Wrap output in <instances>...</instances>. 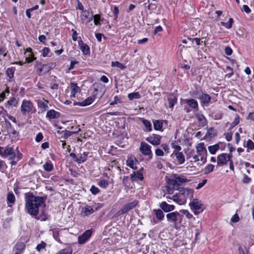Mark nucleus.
<instances>
[{
	"instance_id": "nucleus-11",
	"label": "nucleus",
	"mask_w": 254,
	"mask_h": 254,
	"mask_svg": "<svg viewBox=\"0 0 254 254\" xmlns=\"http://www.w3.org/2000/svg\"><path fill=\"white\" fill-rule=\"evenodd\" d=\"M38 108L42 110L41 112L46 111L48 108L49 101L43 98H39L36 100Z\"/></svg>"
},
{
	"instance_id": "nucleus-27",
	"label": "nucleus",
	"mask_w": 254,
	"mask_h": 254,
	"mask_svg": "<svg viewBox=\"0 0 254 254\" xmlns=\"http://www.w3.org/2000/svg\"><path fill=\"white\" fill-rule=\"evenodd\" d=\"M15 70L14 67H9L6 70V74L9 78V81H12L14 77V73Z\"/></svg>"
},
{
	"instance_id": "nucleus-60",
	"label": "nucleus",
	"mask_w": 254,
	"mask_h": 254,
	"mask_svg": "<svg viewBox=\"0 0 254 254\" xmlns=\"http://www.w3.org/2000/svg\"><path fill=\"white\" fill-rule=\"evenodd\" d=\"M225 52L227 55L230 56L232 55L233 51L230 47L227 46L225 48Z\"/></svg>"
},
{
	"instance_id": "nucleus-42",
	"label": "nucleus",
	"mask_w": 254,
	"mask_h": 254,
	"mask_svg": "<svg viewBox=\"0 0 254 254\" xmlns=\"http://www.w3.org/2000/svg\"><path fill=\"white\" fill-rule=\"evenodd\" d=\"M233 22V19L232 18H230L227 22H221V25L225 26L227 29H230L232 26Z\"/></svg>"
},
{
	"instance_id": "nucleus-8",
	"label": "nucleus",
	"mask_w": 254,
	"mask_h": 254,
	"mask_svg": "<svg viewBox=\"0 0 254 254\" xmlns=\"http://www.w3.org/2000/svg\"><path fill=\"white\" fill-rule=\"evenodd\" d=\"M138 204L137 200H134L133 201L128 202L124 205L122 208L118 211L119 215L125 214L128 212L130 210L134 208Z\"/></svg>"
},
{
	"instance_id": "nucleus-10",
	"label": "nucleus",
	"mask_w": 254,
	"mask_h": 254,
	"mask_svg": "<svg viewBox=\"0 0 254 254\" xmlns=\"http://www.w3.org/2000/svg\"><path fill=\"white\" fill-rule=\"evenodd\" d=\"M162 136L156 134H152L146 138V140L154 146L160 144Z\"/></svg>"
},
{
	"instance_id": "nucleus-43",
	"label": "nucleus",
	"mask_w": 254,
	"mask_h": 254,
	"mask_svg": "<svg viewBox=\"0 0 254 254\" xmlns=\"http://www.w3.org/2000/svg\"><path fill=\"white\" fill-rule=\"evenodd\" d=\"M201 93L203 92L201 89H200V91L196 89L195 91H193L192 93L190 92V95L193 97L197 98L198 99H200V98L201 97Z\"/></svg>"
},
{
	"instance_id": "nucleus-6",
	"label": "nucleus",
	"mask_w": 254,
	"mask_h": 254,
	"mask_svg": "<svg viewBox=\"0 0 254 254\" xmlns=\"http://www.w3.org/2000/svg\"><path fill=\"white\" fill-rule=\"evenodd\" d=\"M232 157V154H231V153L226 154L223 153L219 154L217 158V166H222L227 164Z\"/></svg>"
},
{
	"instance_id": "nucleus-46",
	"label": "nucleus",
	"mask_w": 254,
	"mask_h": 254,
	"mask_svg": "<svg viewBox=\"0 0 254 254\" xmlns=\"http://www.w3.org/2000/svg\"><path fill=\"white\" fill-rule=\"evenodd\" d=\"M181 215H185L188 219H191L193 217L192 214L190 213V212L187 210L182 209L180 210L179 212Z\"/></svg>"
},
{
	"instance_id": "nucleus-3",
	"label": "nucleus",
	"mask_w": 254,
	"mask_h": 254,
	"mask_svg": "<svg viewBox=\"0 0 254 254\" xmlns=\"http://www.w3.org/2000/svg\"><path fill=\"white\" fill-rule=\"evenodd\" d=\"M166 218L169 222L173 223L174 227L177 228L181 225L183 216L179 212L175 211L168 213Z\"/></svg>"
},
{
	"instance_id": "nucleus-63",
	"label": "nucleus",
	"mask_w": 254,
	"mask_h": 254,
	"mask_svg": "<svg viewBox=\"0 0 254 254\" xmlns=\"http://www.w3.org/2000/svg\"><path fill=\"white\" fill-rule=\"evenodd\" d=\"M119 102H120V99L117 96H116L114 98V100L110 103V105H114Z\"/></svg>"
},
{
	"instance_id": "nucleus-7",
	"label": "nucleus",
	"mask_w": 254,
	"mask_h": 254,
	"mask_svg": "<svg viewBox=\"0 0 254 254\" xmlns=\"http://www.w3.org/2000/svg\"><path fill=\"white\" fill-rule=\"evenodd\" d=\"M151 148V146L146 142H141L139 147V151L143 155L149 156V159H151L153 155Z\"/></svg>"
},
{
	"instance_id": "nucleus-2",
	"label": "nucleus",
	"mask_w": 254,
	"mask_h": 254,
	"mask_svg": "<svg viewBox=\"0 0 254 254\" xmlns=\"http://www.w3.org/2000/svg\"><path fill=\"white\" fill-rule=\"evenodd\" d=\"M194 190L190 188H181L178 193L174 195L172 199L180 205L186 203L187 199H191L193 195Z\"/></svg>"
},
{
	"instance_id": "nucleus-12",
	"label": "nucleus",
	"mask_w": 254,
	"mask_h": 254,
	"mask_svg": "<svg viewBox=\"0 0 254 254\" xmlns=\"http://www.w3.org/2000/svg\"><path fill=\"white\" fill-rule=\"evenodd\" d=\"M183 102L184 104H187L190 108L193 110L198 109V103L196 100L193 98L183 99Z\"/></svg>"
},
{
	"instance_id": "nucleus-34",
	"label": "nucleus",
	"mask_w": 254,
	"mask_h": 254,
	"mask_svg": "<svg viewBox=\"0 0 254 254\" xmlns=\"http://www.w3.org/2000/svg\"><path fill=\"white\" fill-rule=\"evenodd\" d=\"M73 249L71 247H67L60 250L57 254H72Z\"/></svg>"
},
{
	"instance_id": "nucleus-45",
	"label": "nucleus",
	"mask_w": 254,
	"mask_h": 254,
	"mask_svg": "<svg viewBox=\"0 0 254 254\" xmlns=\"http://www.w3.org/2000/svg\"><path fill=\"white\" fill-rule=\"evenodd\" d=\"M98 185L101 188L106 189L109 186V183L106 180H101L98 183Z\"/></svg>"
},
{
	"instance_id": "nucleus-50",
	"label": "nucleus",
	"mask_w": 254,
	"mask_h": 254,
	"mask_svg": "<svg viewBox=\"0 0 254 254\" xmlns=\"http://www.w3.org/2000/svg\"><path fill=\"white\" fill-rule=\"evenodd\" d=\"M90 190L91 192L94 195H96L100 192V190L95 186H92L91 187Z\"/></svg>"
},
{
	"instance_id": "nucleus-5",
	"label": "nucleus",
	"mask_w": 254,
	"mask_h": 254,
	"mask_svg": "<svg viewBox=\"0 0 254 254\" xmlns=\"http://www.w3.org/2000/svg\"><path fill=\"white\" fill-rule=\"evenodd\" d=\"M197 154L200 157L202 163L204 164L207 159V150L203 142L199 143L196 147Z\"/></svg>"
},
{
	"instance_id": "nucleus-40",
	"label": "nucleus",
	"mask_w": 254,
	"mask_h": 254,
	"mask_svg": "<svg viewBox=\"0 0 254 254\" xmlns=\"http://www.w3.org/2000/svg\"><path fill=\"white\" fill-rule=\"evenodd\" d=\"M112 66L113 67H117L121 69H124L125 68L126 66L124 64L120 63L118 61L112 62L111 63Z\"/></svg>"
},
{
	"instance_id": "nucleus-54",
	"label": "nucleus",
	"mask_w": 254,
	"mask_h": 254,
	"mask_svg": "<svg viewBox=\"0 0 254 254\" xmlns=\"http://www.w3.org/2000/svg\"><path fill=\"white\" fill-rule=\"evenodd\" d=\"M174 189L172 187V186H167L165 187L164 191H166L167 193L169 194H172L174 192Z\"/></svg>"
},
{
	"instance_id": "nucleus-61",
	"label": "nucleus",
	"mask_w": 254,
	"mask_h": 254,
	"mask_svg": "<svg viewBox=\"0 0 254 254\" xmlns=\"http://www.w3.org/2000/svg\"><path fill=\"white\" fill-rule=\"evenodd\" d=\"M43 138V134L41 132L38 133L35 138L36 141L39 142L41 141Z\"/></svg>"
},
{
	"instance_id": "nucleus-14",
	"label": "nucleus",
	"mask_w": 254,
	"mask_h": 254,
	"mask_svg": "<svg viewBox=\"0 0 254 254\" xmlns=\"http://www.w3.org/2000/svg\"><path fill=\"white\" fill-rule=\"evenodd\" d=\"M160 208L165 212H169L175 209L174 205L168 204L166 201H163L160 204Z\"/></svg>"
},
{
	"instance_id": "nucleus-51",
	"label": "nucleus",
	"mask_w": 254,
	"mask_h": 254,
	"mask_svg": "<svg viewBox=\"0 0 254 254\" xmlns=\"http://www.w3.org/2000/svg\"><path fill=\"white\" fill-rule=\"evenodd\" d=\"M94 23L96 25H99L100 23V16L98 14H95L94 16Z\"/></svg>"
},
{
	"instance_id": "nucleus-9",
	"label": "nucleus",
	"mask_w": 254,
	"mask_h": 254,
	"mask_svg": "<svg viewBox=\"0 0 254 254\" xmlns=\"http://www.w3.org/2000/svg\"><path fill=\"white\" fill-rule=\"evenodd\" d=\"M92 235L91 230H87L82 235L78 237V243L79 244L83 245L85 244L90 238Z\"/></svg>"
},
{
	"instance_id": "nucleus-29",
	"label": "nucleus",
	"mask_w": 254,
	"mask_h": 254,
	"mask_svg": "<svg viewBox=\"0 0 254 254\" xmlns=\"http://www.w3.org/2000/svg\"><path fill=\"white\" fill-rule=\"evenodd\" d=\"M71 97H75V94L78 91L79 88L75 83H71Z\"/></svg>"
},
{
	"instance_id": "nucleus-23",
	"label": "nucleus",
	"mask_w": 254,
	"mask_h": 254,
	"mask_svg": "<svg viewBox=\"0 0 254 254\" xmlns=\"http://www.w3.org/2000/svg\"><path fill=\"white\" fill-rule=\"evenodd\" d=\"M4 155L10 158H15V152L12 147L6 148L4 151Z\"/></svg>"
},
{
	"instance_id": "nucleus-39",
	"label": "nucleus",
	"mask_w": 254,
	"mask_h": 254,
	"mask_svg": "<svg viewBox=\"0 0 254 254\" xmlns=\"http://www.w3.org/2000/svg\"><path fill=\"white\" fill-rule=\"evenodd\" d=\"M7 203H13L15 201V197L12 192H9L7 195Z\"/></svg>"
},
{
	"instance_id": "nucleus-20",
	"label": "nucleus",
	"mask_w": 254,
	"mask_h": 254,
	"mask_svg": "<svg viewBox=\"0 0 254 254\" xmlns=\"http://www.w3.org/2000/svg\"><path fill=\"white\" fill-rule=\"evenodd\" d=\"M168 185L170 186H172V187L176 190H179L180 188V185L177 181L175 177L174 178L169 179L168 181Z\"/></svg>"
},
{
	"instance_id": "nucleus-62",
	"label": "nucleus",
	"mask_w": 254,
	"mask_h": 254,
	"mask_svg": "<svg viewBox=\"0 0 254 254\" xmlns=\"http://www.w3.org/2000/svg\"><path fill=\"white\" fill-rule=\"evenodd\" d=\"M127 164L130 168L134 169L133 167V160L132 159H128L127 161Z\"/></svg>"
},
{
	"instance_id": "nucleus-4",
	"label": "nucleus",
	"mask_w": 254,
	"mask_h": 254,
	"mask_svg": "<svg viewBox=\"0 0 254 254\" xmlns=\"http://www.w3.org/2000/svg\"><path fill=\"white\" fill-rule=\"evenodd\" d=\"M20 109L21 112L23 115H25L27 114H32L36 112V109L30 100H23Z\"/></svg>"
},
{
	"instance_id": "nucleus-37",
	"label": "nucleus",
	"mask_w": 254,
	"mask_h": 254,
	"mask_svg": "<svg viewBox=\"0 0 254 254\" xmlns=\"http://www.w3.org/2000/svg\"><path fill=\"white\" fill-rule=\"evenodd\" d=\"M18 104V101L14 97H12L7 102V106H14L16 107Z\"/></svg>"
},
{
	"instance_id": "nucleus-48",
	"label": "nucleus",
	"mask_w": 254,
	"mask_h": 254,
	"mask_svg": "<svg viewBox=\"0 0 254 254\" xmlns=\"http://www.w3.org/2000/svg\"><path fill=\"white\" fill-rule=\"evenodd\" d=\"M43 168L45 171L50 172L53 170V166L51 163L47 162L43 165Z\"/></svg>"
},
{
	"instance_id": "nucleus-38",
	"label": "nucleus",
	"mask_w": 254,
	"mask_h": 254,
	"mask_svg": "<svg viewBox=\"0 0 254 254\" xmlns=\"http://www.w3.org/2000/svg\"><path fill=\"white\" fill-rule=\"evenodd\" d=\"M214 166L212 164H208L204 169V174H208L209 173L212 172L214 170Z\"/></svg>"
},
{
	"instance_id": "nucleus-16",
	"label": "nucleus",
	"mask_w": 254,
	"mask_h": 254,
	"mask_svg": "<svg viewBox=\"0 0 254 254\" xmlns=\"http://www.w3.org/2000/svg\"><path fill=\"white\" fill-rule=\"evenodd\" d=\"M52 68V67L48 64H42L41 67L38 68L37 73L39 75L45 74L51 70Z\"/></svg>"
},
{
	"instance_id": "nucleus-33",
	"label": "nucleus",
	"mask_w": 254,
	"mask_h": 254,
	"mask_svg": "<svg viewBox=\"0 0 254 254\" xmlns=\"http://www.w3.org/2000/svg\"><path fill=\"white\" fill-rule=\"evenodd\" d=\"M82 211L86 216L89 215L94 213V209L90 206H86L83 208Z\"/></svg>"
},
{
	"instance_id": "nucleus-13",
	"label": "nucleus",
	"mask_w": 254,
	"mask_h": 254,
	"mask_svg": "<svg viewBox=\"0 0 254 254\" xmlns=\"http://www.w3.org/2000/svg\"><path fill=\"white\" fill-rule=\"evenodd\" d=\"M199 100L201 105L207 106L211 102V97L208 94L201 93Z\"/></svg>"
},
{
	"instance_id": "nucleus-21",
	"label": "nucleus",
	"mask_w": 254,
	"mask_h": 254,
	"mask_svg": "<svg viewBox=\"0 0 254 254\" xmlns=\"http://www.w3.org/2000/svg\"><path fill=\"white\" fill-rule=\"evenodd\" d=\"M222 145V142H219L215 145L209 146L208 147V151L211 154H215Z\"/></svg>"
},
{
	"instance_id": "nucleus-28",
	"label": "nucleus",
	"mask_w": 254,
	"mask_h": 254,
	"mask_svg": "<svg viewBox=\"0 0 254 254\" xmlns=\"http://www.w3.org/2000/svg\"><path fill=\"white\" fill-rule=\"evenodd\" d=\"M175 155L176 156L178 163L179 164H182L184 163L185 161V158L184 154L182 152H177L175 153Z\"/></svg>"
},
{
	"instance_id": "nucleus-25",
	"label": "nucleus",
	"mask_w": 254,
	"mask_h": 254,
	"mask_svg": "<svg viewBox=\"0 0 254 254\" xmlns=\"http://www.w3.org/2000/svg\"><path fill=\"white\" fill-rule=\"evenodd\" d=\"M167 100L169 103V108H173L175 104L177 103V99L173 95H170L168 97Z\"/></svg>"
},
{
	"instance_id": "nucleus-49",
	"label": "nucleus",
	"mask_w": 254,
	"mask_h": 254,
	"mask_svg": "<svg viewBox=\"0 0 254 254\" xmlns=\"http://www.w3.org/2000/svg\"><path fill=\"white\" fill-rule=\"evenodd\" d=\"M7 124L8 131L9 133L13 135L16 134L17 133V131L12 127L10 122H8Z\"/></svg>"
},
{
	"instance_id": "nucleus-32",
	"label": "nucleus",
	"mask_w": 254,
	"mask_h": 254,
	"mask_svg": "<svg viewBox=\"0 0 254 254\" xmlns=\"http://www.w3.org/2000/svg\"><path fill=\"white\" fill-rule=\"evenodd\" d=\"M244 146L247 147V152H250V150L254 149V143L251 139H249L247 141L246 144L244 145Z\"/></svg>"
},
{
	"instance_id": "nucleus-53",
	"label": "nucleus",
	"mask_w": 254,
	"mask_h": 254,
	"mask_svg": "<svg viewBox=\"0 0 254 254\" xmlns=\"http://www.w3.org/2000/svg\"><path fill=\"white\" fill-rule=\"evenodd\" d=\"M89 15V12L87 10H83L82 11V13L81 15V17L82 20L86 19Z\"/></svg>"
},
{
	"instance_id": "nucleus-15",
	"label": "nucleus",
	"mask_w": 254,
	"mask_h": 254,
	"mask_svg": "<svg viewBox=\"0 0 254 254\" xmlns=\"http://www.w3.org/2000/svg\"><path fill=\"white\" fill-rule=\"evenodd\" d=\"M94 100V98L88 97L85 100L82 102H76L73 103L74 106H86L90 105Z\"/></svg>"
},
{
	"instance_id": "nucleus-35",
	"label": "nucleus",
	"mask_w": 254,
	"mask_h": 254,
	"mask_svg": "<svg viewBox=\"0 0 254 254\" xmlns=\"http://www.w3.org/2000/svg\"><path fill=\"white\" fill-rule=\"evenodd\" d=\"M174 177L180 186L182 183H186L187 181V178L184 176L175 175Z\"/></svg>"
},
{
	"instance_id": "nucleus-30",
	"label": "nucleus",
	"mask_w": 254,
	"mask_h": 254,
	"mask_svg": "<svg viewBox=\"0 0 254 254\" xmlns=\"http://www.w3.org/2000/svg\"><path fill=\"white\" fill-rule=\"evenodd\" d=\"M153 127L154 129L156 130H160L163 127V123L160 120H155L153 121Z\"/></svg>"
},
{
	"instance_id": "nucleus-1",
	"label": "nucleus",
	"mask_w": 254,
	"mask_h": 254,
	"mask_svg": "<svg viewBox=\"0 0 254 254\" xmlns=\"http://www.w3.org/2000/svg\"><path fill=\"white\" fill-rule=\"evenodd\" d=\"M24 196L27 213L32 216H36L38 214L39 207L45 202L46 197L36 196L31 192L25 193Z\"/></svg>"
},
{
	"instance_id": "nucleus-47",
	"label": "nucleus",
	"mask_w": 254,
	"mask_h": 254,
	"mask_svg": "<svg viewBox=\"0 0 254 254\" xmlns=\"http://www.w3.org/2000/svg\"><path fill=\"white\" fill-rule=\"evenodd\" d=\"M239 116L238 114H237L235 116L234 121L231 124L230 129H231L232 128H233L234 127L237 126L239 123Z\"/></svg>"
},
{
	"instance_id": "nucleus-58",
	"label": "nucleus",
	"mask_w": 254,
	"mask_h": 254,
	"mask_svg": "<svg viewBox=\"0 0 254 254\" xmlns=\"http://www.w3.org/2000/svg\"><path fill=\"white\" fill-rule=\"evenodd\" d=\"M155 155L157 156H162L164 155L163 151L159 148H157L155 151Z\"/></svg>"
},
{
	"instance_id": "nucleus-17",
	"label": "nucleus",
	"mask_w": 254,
	"mask_h": 254,
	"mask_svg": "<svg viewBox=\"0 0 254 254\" xmlns=\"http://www.w3.org/2000/svg\"><path fill=\"white\" fill-rule=\"evenodd\" d=\"M60 117V113L54 110H50L46 114V118L49 120L58 119Z\"/></svg>"
},
{
	"instance_id": "nucleus-26",
	"label": "nucleus",
	"mask_w": 254,
	"mask_h": 254,
	"mask_svg": "<svg viewBox=\"0 0 254 254\" xmlns=\"http://www.w3.org/2000/svg\"><path fill=\"white\" fill-rule=\"evenodd\" d=\"M153 212L154 213L158 221H162L164 218V214L162 210L161 209H153Z\"/></svg>"
},
{
	"instance_id": "nucleus-57",
	"label": "nucleus",
	"mask_w": 254,
	"mask_h": 254,
	"mask_svg": "<svg viewBox=\"0 0 254 254\" xmlns=\"http://www.w3.org/2000/svg\"><path fill=\"white\" fill-rule=\"evenodd\" d=\"M240 220L239 216L237 213L234 214L231 218V221L233 223L238 222Z\"/></svg>"
},
{
	"instance_id": "nucleus-52",
	"label": "nucleus",
	"mask_w": 254,
	"mask_h": 254,
	"mask_svg": "<svg viewBox=\"0 0 254 254\" xmlns=\"http://www.w3.org/2000/svg\"><path fill=\"white\" fill-rule=\"evenodd\" d=\"M46 245L47 244L46 243H45L43 241H42L40 244H38L37 246L36 249L38 251L40 252L42 249H44L46 247Z\"/></svg>"
},
{
	"instance_id": "nucleus-55",
	"label": "nucleus",
	"mask_w": 254,
	"mask_h": 254,
	"mask_svg": "<svg viewBox=\"0 0 254 254\" xmlns=\"http://www.w3.org/2000/svg\"><path fill=\"white\" fill-rule=\"evenodd\" d=\"M226 70H229L230 71V72L227 74L226 75V77H228V78L231 77V76L233 75L234 74V72H233V69L232 68H231L230 66H226Z\"/></svg>"
},
{
	"instance_id": "nucleus-41",
	"label": "nucleus",
	"mask_w": 254,
	"mask_h": 254,
	"mask_svg": "<svg viewBox=\"0 0 254 254\" xmlns=\"http://www.w3.org/2000/svg\"><path fill=\"white\" fill-rule=\"evenodd\" d=\"M128 98L130 100H132L134 99H139L140 95L138 92H133L128 94Z\"/></svg>"
},
{
	"instance_id": "nucleus-36",
	"label": "nucleus",
	"mask_w": 254,
	"mask_h": 254,
	"mask_svg": "<svg viewBox=\"0 0 254 254\" xmlns=\"http://www.w3.org/2000/svg\"><path fill=\"white\" fill-rule=\"evenodd\" d=\"M80 50L84 55H88L90 53L89 47L86 44L82 43V45L80 46Z\"/></svg>"
},
{
	"instance_id": "nucleus-18",
	"label": "nucleus",
	"mask_w": 254,
	"mask_h": 254,
	"mask_svg": "<svg viewBox=\"0 0 254 254\" xmlns=\"http://www.w3.org/2000/svg\"><path fill=\"white\" fill-rule=\"evenodd\" d=\"M190 205L192 209L198 210L201 209L202 204L200 201L197 199H193L191 202L190 203Z\"/></svg>"
},
{
	"instance_id": "nucleus-22",
	"label": "nucleus",
	"mask_w": 254,
	"mask_h": 254,
	"mask_svg": "<svg viewBox=\"0 0 254 254\" xmlns=\"http://www.w3.org/2000/svg\"><path fill=\"white\" fill-rule=\"evenodd\" d=\"M88 154L89 152H83L82 154L80 155V156L76 158L75 161L79 164L84 162L87 160Z\"/></svg>"
},
{
	"instance_id": "nucleus-19",
	"label": "nucleus",
	"mask_w": 254,
	"mask_h": 254,
	"mask_svg": "<svg viewBox=\"0 0 254 254\" xmlns=\"http://www.w3.org/2000/svg\"><path fill=\"white\" fill-rule=\"evenodd\" d=\"M140 120L145 127V131L150 132L152 130V127L151 122L144 118H140Z\"/></svg>"
},
{
	"instance_id": "nucleus-24",
	"label": "nucleus",
	"mask_w": 254,
	"mask_h": 254,
	"mask_svg": "<svg viewBox=\"0 0 254 254\" xmlns=\"http://www.w3.org/2000/svg\"><path fill=\"white\" fill-rule=\"evenodd\" d=\"M196 118L198 121L199 123L202 127H205L207 125V120L202 114L196 115Z\"/></svg>"
},
{
	"instance_id": "nucleus-59",
	"label": "nucleus",
	"mask_w": 254,
	"mask_h": 254,
	"mask_svg": "<svg viewBox=\"0 0 254 254\" xmlns=\"http://www.w3.org/2000/svg\"><path fill=\"white\" fill-rule=\"evenodd\" d=\"M224 135L225 136L226 139L227 141H230L232 139V133L231 132L225 133Z\"/></svg>"
},
{
	"instance_id": "nucleus-64",
	"label": "nucleus",
	"mask_w": 254,
	"mask_h": 254,
	"mask_svg": "<svg viewBox=\"0 0 254 254\" xmlns=\"http://www.w3.org/2000/svg\"><path fill=\"white\" fill-rule=\"evenodd\" d=\"M49 52H50V49L49 48H47V47L44 48V49H43L42 56L44 57L47 56Z\"/></svg>"
},
{
	"instance_id": "nucleus-44",
	"label": "nucleus",
	"mask_w": 254,
	"mask_h": 254,
	"mask_svg": "<svg viewBox=\"0 0 254 254\" xmlns=\"http://www.w3.org/2000/svg\"><path fill=\"white\" fill-rule=\"evenodd\" d=\"M130 178L132 181H136L137 180H142L143 179V175L141 173L132 174L130 175Z\"/></svg>"
},
{
	"instance_id": "nucleus-31",
	"label": "nucleus",
	"mask_w": 254,
	"mask_h": 254,
	"mask_svg": "<svg viewBox=\"0 0 254 254\" xmlns=\"http://www.w3.org/2000/svg\"><path fill=\"white\" fill-rule=\"evenodd\" d=\"M25 248V245L23 243H20L17 244L15 245L14 249H13V252H20L22 253L23 252V250Z\"/></svg>"
},
{
	"instance_id": "nucleus-56",
	"label": "nucleus",
	"mask_w": 254,
	"mask_h": 254,
	"mask_svg": "<svg viewBox=\"0 0 254 254\" xmlns=\"http://www.w3.org/2000/svg\"><path fill=\"white\" fill-rule=\"evenodd\" d=\"M247 251H248L246 249V247L243 248L242 246H240L238 248V252L239 254H247Z\"/></svg>"
}]
</instances>
